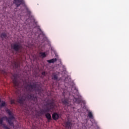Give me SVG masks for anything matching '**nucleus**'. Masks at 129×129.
Returning a JSON list of instances; mask_svg holds the SVG:
<instances>
[{"instance_id": "obj_21", "label": "nucleus", "mask_w": 129, "mask_h": 129, "mask_svg": "<svg viewBox=\"0 0 129 129\" xmlns=\"http://www.w3.org/2000/svg\"><path fill=\"white\" fill-rule=\"evenodd\" d=\"M51 109H50V108H46L44 109L45 112H49Z\"/></svg>"}, {"instance_id": "obj_5", "label": "nucleus", "mask_w": 129, "mask_h": 129, "mask_svg": "<svg viewBox=\"0 0 129 129\" xmlns=\"http://www.w3.org/2000/svg\"><path fill=\"white\" fill-rule=\"evenodd\" d=\"M25 2L24 0H14L13 3L16 5L17 6V8H19L20 7V5H23Z\"/></svg>"}, {"instance_id": "obj_22", "label": "nucleus", "mask_w": 129, "mask_h": 129, "mask_svg": "<svg viewBox=\"0 0 129 129\" xmlns=\"http://www.w3.org/2000/svg\"><path fill=\"white\" fill-rule=\"evenodd\" d=\"M45 112H46L45 111V110H43V109H41L40 110V113H41V114H44V113H45Z\"/></svg>"}, {"instance_id": "obj_13", "label": "nucleus", "mask_w": 129, "mask_h": 129, "mask_svg": "<svg viewBox=\"0 0 129 129\" xmlns=\"http://www.w3.org/2000/svg\"><path fill=\"white\" fill-rule=\"evenodd\" d=\"M57 61V58H52L51 59L47 60L48 63H55Z\"/></svg>"}, {"instance_id": "obj_9", "label": "nucleus", "mask_w": 129, "mask_h": 129, "mask_svg": "<svg viewBox=\"0 0 129 129\" xmlns=\"http://www.w3.org/2000/svg\"><path fill=\"white\" fill-rule=\"evenodd\" d=\"M49 105L50 109H53L55 107V103L54 101H52L48 104Z\"/></svg>"}, {"instance_id": "obj_24", "label": "nucleus", "mask_w": 129, "mask_h": 129, "mask_svg": "<svg viewBox=\"0 0 129 129\" xmlns=\"http://www.w3.org/2000/svg\"><path fill=\"white\" fill-rule=\"evenodd\" d=\"M28 13H29V14H31V12H30V11H29Z\"/></svg>"}, {"instance_id": "obj_2", "label": "nucleus", "mask_w": 129, "mask_h": 129, "mask_svg": "<svg viewBox=\"0 0 129 129\" xmlns=\"http://www.w3.org/2000/svg\"><path fill=\"white\" fill-rule=\"evenodd\" d=\"M25 89H26L27 91L29 92H32V91H40V89L39 88V86H38V84L34 83L33 85H31V84H27L25 86Z\"/></svg>"}, {"instance_id": "obj_14", "label": "nucleus", "mask_w": 129, "mask_h": 129, "mask_svg": "<svg viewBox=\"0 0 129 129\" xmlns=\"http://www.w3.org/2000/svg\"><path fill=\"white\" fill-rule=\"evenodd\" d=\"M74 102H76V103L79 104V103H80V102H81V100L79 98H74Z\"/></svg>"}, {"instance_id": "obj_15", "label": "nucleus", "mask_w": 129, "mask_h": 129, "mask_svg": "<svg viewBox=\"0 0 129 129\" xmlns=\"http://www.w3.org/2000/svg\"><path fill=\"white\" fill-rule=\"evenodd\" d=\"M39 54L40 56L42 57V58H45V57L46 56V53L45 52H40Z\"/></svg>"}, {"instance_id": "obj_6", "label": "nucleus", "mask_w": 129, "mask_h": 129, "mask_svg": "<svg viewBox=\"0 0 129 129\" xmlns=\"http://www.w3.org/2000/svg\"><path fill=\"white\" fill-rule=\"evenodd\" d=\"M61 101L63 104H64V105H67V106H70V105H71V103L69 99L68 98H64L63 99H62Z\"/></svg>"}, {"instance_id": "obj_3", "label": "nucleus", "mask_w": 129, "mask_h": 129, "mask_svg": "<svg viewBox=\"0 0 129 129\" xmlns=\"http://www.w3.org/2000/svg\"><path fill=\"white\" fill-rule=\"evenodd\" d=\"M19 77V75L17 74H14L12 77V79L13 82V84L15 88H20L21 87V83L19 82L18 81V78Z\"/></svg>"}, {"instance_id": "obj_8", "label": "nucleus", "mask_w": 129, "mask_h": 129, "mask_svg": "<svg viewBox=\"0 0 129 129\" xmlns=\"http://www.w3.org/2000/svg\"><path fill=\"white\" fill-rule=\"evenodd\" d=\"M52 118L54 119V120H57V119H59V114L57 113H53L52 114Z\"/></svg>"}, {"instance_id": "obj_4", "label": "nucleus", "mask_w": 129, "mask_h": 129, "mask_svg": "<svg viewBox=\"0 0 129 129\" xmlns=\"http://www.w3.org/2000/svg\"><path fill=\"white\" fill-rule=\"evenodd\" d=\"M11 48L16 52H22L23 46L20 43H14L11 45Z\"/></svg>"}, {"instance_id": "obj_1", "label": "nucleus", "mask_w": 129, "mask_h": 129, "mask_svg": "<svg viewBox=\"0 0 129 129\" xmlns=\"http://www.w3.org/2000/svg\"><path fill=\"white\" fill-rule=\"evenodd\" d=\"M26 100H31L32 101H34V102H36V101H37V97L35 96L34 94L31 93L27 95L24 94L22 96L18 97L17 99V102L23 105Z\"/></svg>"}, {"instance_id": "obj_20", "label": "nucleus", "mask_w": 129, "mask_h": 129, "mask_svg": "<svg viewBox=\"0 0 129 129\" xmlns=\"http://www.w3.org/2000/svg\"><path fill=\"white\" fill-rule=\"evenodd\" d=\"M11 104H16V102L15 101L14 99H12L11 100Z\"/></svg>"}, {"instance_id": "obj_25", "label": "nucleus", "mask_w": 129, "mask_h": 129, "mask_svg": "<svg viewBox=\"0 0 129 129\" xmlns=\"http://www.w3.org/2000/svg\"><path fill=\"white\" fill-rule=\"evenodd\" d=\"M1 99H0V102H1Z\"/></svg>"}, {"instance_id": "obj_7", "label": "nucleus", "mask_w": 129, "mask_h": 129, "mask_svg": "<svg viewBox=\"0 0 129 129\" xmlns=\"http://www.w3.org/2000/svg\"><path fill=\"white\" fill-rule=\"evenodd\" d=\"M64 125L67 128H70V127L72 126V122L69 120H68L67 122L64 123Z\"/></svg>"}, {"instance_id": "obj_12", "label": "nucleus", "mask_w": 129, "mask_h": 129, "mask_svg": "<svg viewBox=\"0 0 129 129\" xmlns=\"http://www.w3.org/2000/svg\"><path fill=\"white\" fill-rule=\"evenodd\" d=\"M45 116L48 120H52V116H51V114L47 113L45 114Z\"/></svg>"}, {"instance_id": "obj_11", "label": "nucleus", "mask_w": 129, "mask_h": 129, "mask_svg": "<svg viewBox=\"0 0 129 129\" xmlns=\"http://www.w3.org/2000/svg\"><path fill=\"white\" fill-rule=\"evenodd\" d=\"M52 79L53 80H57L58 79V75L55 73L52 74Z\"/></svg>"}, {"instance_id": "obj_18", "label": "nucleus", "mask_w": 129, "mask_h": 129, "mask_svg": "<svg viewBox=\"0 0 129 129\" xmlns=\"http://www.w3.org/2000/svg\"><path fill=\"white\" fill-rule=\"evenodd\" d=\"M4 106H6V102H3L0 105V108L2 107H4Z\"/></svg>"}, {"instance_id": "obj_10", "label": "nucleus", "mask_w": 129, "mask_h": 129, "mask_svg": "<svg viewBox=\"0 0 129 129\" xmlns=\"http://www.w3.org/2000/svg\"><path fill=\"white\" fill-rule=\"evenodd\" d=\"M13 66L14 68H19L20 67V61H14Z\"/></svg>"}, {"instance_id": "obj_23", "label": "nucleus", "mask_w": 129, "mask_h": 129, "mask_svg": "<svg viewBox=\"0 0 129 129\" xmlns=\"http://www.w3.org/2000/svg\"><path fill=\"white\" fill-rule=\"evenodd\" d=\"M45 74H46V73H45V72H43L42 73V75L45 76Z\"/></svg>"}, {"instance_id": "obj_17", "label": "nucleus", "mask_w": 129, "mask_h": 129, "mask_svg": "<svg viewBox=\"0 0 129 129\" xmlns=\"http://www.w3.org/2000/svg\"><path fill=\"white\" fill-rule=\"evenodd\" d=\"M1 37L2 38H5L6 39L7 38V34L6 33H3L1 34Z\"/></svg>"}, {"instance_id": "obj_19", "label": "nucleus", "mask_w": 129, "mask_h": 129, "mask_svg": "<svg viewBox=\"0 0 129 129\" xmlns=\"http://www.w3.org/2000/svg\"><path fill=\"white\" fill-rule=\"evenodd\" d=\"M1 73L2 74H4V75H8V73L5 70H2V72H1Z\"/></svg>"}, {"instance_id": "obj_16", "label": "nucleus", "mask_w": 129, "mask_h": 129, "mask_svg": "<svg viewBox=\"0 0 129 129\" xmlns=\"http://www.w3.org/2000/svg\"><path fill=\"white\" fill-rule=\"evenodd\" d=\"M88 117H89V118H93V115L92 114V112H88Z\"/></svg>"}]
</instances>
